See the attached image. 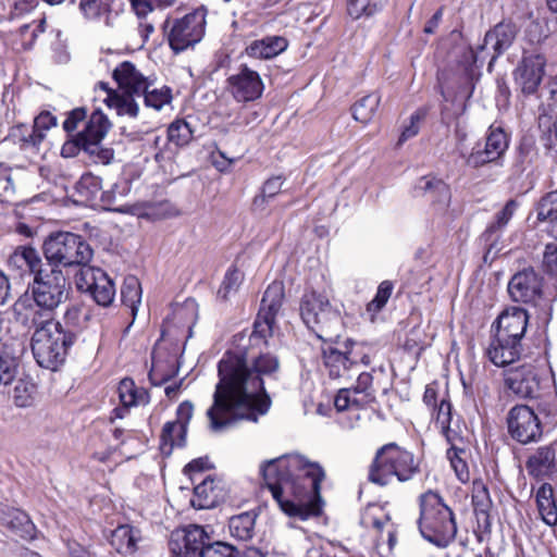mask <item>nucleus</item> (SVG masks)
<instances>
[{"mask_svg": "<svg viewBox=\"0 0 557 557\" xmlns=\"http://www.w3.org/2000/svg\"><path fill=\"white\" fill-rule=\"evenodd\" d=\"M281 361L270 351H226L218 363L219 381L207 410L209 429L219 433L238 421H258L271 407L267 385L277 383Z\"/></svg>", "mask_w": 557, "mask_h": 557, "instance_id": "obj_1", "label": "nucleus"}, {"mask_svg": "<svg viewBox=\"0 0 557 557\" xmlns=\"http://www.w3.org/2000/svg\"><path fill=\"white\" fill-rule=\"evenodd\" d=\"M260 473L287 516L307 520L321 513L320 488L325 473L318 463H311L299 455H285L264 461Z\"/></svg>", "mask_w": 557, "mask_h": 557, "instance_id": "obj_2", "label": "nucleus"}, {"mask_svg": "<svg viewBox=\"0 0 557 557\" xmlns=\"http://www.w3.org/2000/svg\"><path fill=\"white\" fill-rule=\"evenodd\" d=\"M89 314L78 304L70 305L62 321L54 315L38 326L32 336V351L41 368L57 370L66 359L71 347L87 326Z\"/></svg>", "mask_w": 557, "mask_h": 557, "instance_id": "obj_3", "label": "nucleus"}, {"mask_svg": "<svg viewBox=\"0 0 557 557\" xmlns=\"http://www.w3.org/2000/svg\"><path fill=\"white\" fill-rule=\"evenodd\" d=\"M71 292V283L57 268L34 277L27 293L13 306L15 321L34 331L54 315Z\"/></svg>", "mask_w": 557, "mask_h": 557, "instance_id": "obj_4", "label": "nucleus"}, {"mask_svg": "<svg viewBox=\"0 0 557 557\" xmlns=\"http://www.w3.org/2000/svg\"><path fill=\"white\" fill-rule=\"evenodd\" d=\"M518 32L513 22L502 21L486 32L483 42L475 49L465 47L460 50L457 60V72L460 76L457 92L460 97L469 99L472 96L480 67L488 60L487 71L492 72L496 60L515 42Z\"/></svg>", "mask_w": 557, "mask_h": 557, "instance_id": "obj_5", "label": "nucleus"}, {"mask_svg": "<svg viewBox=\"0 0 557 557\" xmlns=\"http://www.w3.org/2000/svg\"><path fill=\"white\" fill-rule=\"evenodd\" d=\"M419 529L426 541L438 547H447L457 534L453 510L433 491L420 497Z\"/></svg>", "mask_w": 557, "mask_h": 557, "instance_id": "obj_6", "label": "nucleus"}, {"mask_svg": "<svg viewBox=\"0 0 557 557\" xmlns=\"http://www.w3.org/2000/svg\"><path fill=\"white\" fill-rule=\"evenodd\" d=\"M420 473V462L414 455L395 443H388L377 449L369 470V480L384 486L392 479L407 482Z\"/></svg>", "mask_w": 557, "mask_h": 557, "instance_id": "obj_7", "label": "nucleus"}, {"mask_svg": "<svg viewBox=\"0 0 557 557\" xmlns=\"http://www.w3.org/2000/svg\"><path fill=\"white\" fill-rule=\"evenodd\" d=\"M304 323L324 342H336L344 329L341 312L317 292L305 293L300 300Z\"/></svg>", "mask_w": 557, "mask_h": 557, "instance_id": "obj_8", "label": "nucleus"}, {"mask_svg": "<svg viewBox=\"0 0 557 557\" xmlns=\"http://www.w3.org/2000/svg\"><path fill=\"white\" fill-rule=\"evenodd\" d=\"M42 251L51 268L86 264L92 258V249L82 236L70 232L50 234L44 242Z\"/></svg>", "mask_w": 557, "mask_h": 557, "instance_id": "obj_9", "label": "nucleus"}, {"mask_svg": "<svg viewBox=\"0 0 557 557\" xmlns=\"http://www.w3.org/2000/svg\"><path fill=\"white\" fill-rule=\"evenodd\" d=\"M171 49L178 53L198 44L206 29V11L196 9L181 18H166L163 24Z\"/></svg>", "mask_w": 557, "mask_h": 557, "instance_id": "obj_10", "label": "nucleus"}, {"mask_svg": "<svg viewBox=\"0 0 557 557\" xmlns=\"http://www.w3.org/2000/svg\"><path fill=\"white\" fill-rule=\"evenodd\" d=\"M284 299V286L281 282L274 281L265 289L260 304V310L253 324V331L249 337L251 344L262 341L268 343L272 336L273 325Z\"/></svg>", "mask_w": 557, "mask_h": 557, "instance_id": "obj_11", "label": "nucleus"}, {"mask_svg": "<svg viewBox=\"0 0 557 557\" xmlns=\"http://www.w3.org/2000/svg\"><path fill=\"white\" fill-rule=\"evenodd\" d=\"M507 428L509 435L523 445L539 441L543 433L537 414L527 405H517L509 410Z\"/></svg>", "mask_w": 557, "mask_h": 557, "instance_id": "obj_12", "label": "nucleus"}, {"mask_svg": "<svg viewBox=\"0 0 557 557\" xmlns=\"http://www.w3.org/2000/svg\"><path fill=\"white\" fill-rule=\"evenodd\" d=\"M509 147V136L500 127L491 125L484 146L476 144L466 159L467 165L480 168L486 163L497 161Z\"/></svg>", "mask_w": 557, "mask_h": 557, "instance_id": "obj_13", "label": "nucleus"}, {"mask_svg": "<svg viewBox=\"0 0 557 557\" xmlns=\"http://www.w3.org/2000/svg\"><path fill=\"white\" fill-rule=\"evenodd\" d=\"M110 126L108 117L100 110L94 111L87 120V133L90 134L85 153L95 163L108 164L114 157L112 148L101 146Z\"/></svg>", "mask_w": 557, "mask_h": 557, "instance_id": "obj_14", "label": "nucleus"}, {"mask_svg": "<svg viewBox=\"0 0 557 557\" xmlns=\"http://www.w3.org/2000/svg\"><path fill=\"white\" fill-rule=\"evenodd\" d=\"M208 540L209 536L202 527L189 524L171 533L169 549L173 557H199Z\"/></svg>", "mask_w": 557, "mask_h": 557, "instance_id": "obj_15", "label": "nucleus"}, {"mask_svg": "<svg viewBox=\"0 0 557 557\" xmlns=\"http://www.w3.org/2000/svg\"><path fill=\"white\" fill-rule=\"evenodd\" d=\"M545 64L546 60L542 54H523L512 74L515 84L524 96L536 94L544 76Z\"/></svg>", "mask_w": 557, "mask_h": 557, "instance_id": "obj_16", "label": "nucleus"}, {"mask_svg": "<svg viewBox=\"0 0 557 557\" xmlns=\"http://www.w3.org/2000/svg\"><path fill=\"white\" fill-rule=\"evenodd\" d=\"M227 89L237 102H250L262 96L264 85L258 72L240 65L238 72L226 79Z\"/></svg>", "mask_w": 557, "mask_h": 557, "instance_id": "obj_17", "label": "nucleus"}, {"mask_svg": "<svg viewBox=\"0 0 557 557\" xmlns=\"http://www.w3.org/2000/svg\"><path fill=\"white\" fill-rule=\"evenodd\" d=\"M84 285L98 305L108 307L112 304L115 296L114 283L101 269L83 268L77 286L83 288Z\"/></svg>", "mask_w": 557, "mask_h": 557, "instance_id": "obj_18", "label": "nucleus"}, {"mask_svg": "<svg viewBox=\"0 0 557 557\" xmlns=\"http://www.w3.org/2000/svg\"><path fill=\"white\" fill-rule=\"evenodd\" d=\"M505 385L522 398H535L540 395L541 377L532 364H522L505 373Z\"/></svg>", "mask_w": 557, "mask_h": 557, "instance_id": "obj_19", "label": "nucleus"}, {"mask_svg": "<svg viewBox=\"0 0 557 557\" xmlns=\"http://www.w3.org/2000/svg\"><path fill=\"white\" fill-rule=\"evenodd\" d=\"M508 293L513 301L535 302L542 294V278L532 269L518 272L508 283Z\"/></svg>", "mask_w": 557, "mask_h": 557, "instance_id": "obj_20", "label": "nucleus"}, {"mask_svg": "<svg viewBox=\"0 0 557 557\" xmlns=\"http://www.w3.org/2000/svg\"><path fill=\"white\" fill-rule=\"evenodd\" d=\"M413 197L424 198L432 206L448 207L451 198L448 185L432 175L418 178L412 189Z\"/></svg>", "mask_w": 557, "mask_h": 557, "instance_id": "obj_21", "label": "nucleus"}, {"mask_svg": "<svg viewBox=\"0 0 557 557\" xmlns=\"http://www.w3.org/2000/svg\"><path fill=\"white\" fill-rule=\"evenodd\" d=\"M529 315L527 310L520 307L506 309L497 319L496 334L504 339L521 342L528 326Z\"/></svg>", "mask_w": 557, "mask_h": 557, "instance_id": "obj_22", "label": "nucleus"}, {"mask_svg": "<svg viewBox=\"0 0 557 557\" xmlns=\"http://www.w3.org/2000/svg\"><path fill=\"white\" fill-rule=\"evenodd\" d=\"M522 352L521 342L513 338L504 339L495 334L487 348L490 360L497 367L508 366L520 358Z\"/></svg>", "mask_w": 557, "mask_h": 557, "instance_id": "obj_23", "label": "nucleus"}, {"mask_svg": "<svg viewBox=\"0 0 557 557\" xmlns=\"http://www.w3.org/2000/svg\"><path fill=\"white\" fill-rule=\"evenodd\" d=\"M0 524L22 540L28 541L35 537V524L22 510L7 506L0 507Z\"/></svg>", "mask_w": 557, "mask_h": 557, "instance_id": "obj_24", "label": "nucleus"}, {"mask_svg": "<svg viewBox=\"0 0 557 557\" xmlns=\"http://www.w3.org/2000/svg\"><path fill=\"white\" fill-rule=\"evenodd\" d=\"M113 78L119 87L128 96H139L149 82L132 62H122L114 71Z\"/></svg>", "mask_w": 557, "mask_h": 557, "instance_id": "obj_25", "label": "nucleus"}, {"mask_svg": "<svg viewBox=\"0 0 557 557\" xmlns=\"http://www.w3.org/2000/svg\"><path fill=\"white\" fill-rule=\"evenodd\" d=\"M528 473L534 478H544L556 468V450L553 445L540 446L525 462Z\"/></svg>", "mask_w": 557, "mask_h": 557, "instance_id": "obj_26", "label": "nucleus"}, {"mask_svg": "<svg viewBox=\"0 0 557 557\" xmlns=\"http://www.w3.org/2000/svg\"><path fill=\"white\" fill-rule=\"evenodd\" d=\"M512 211H500L497 214L496 221L490 224L485 232L480 237V244L483 245L485 252L483 256L484 262L493 261L499 249L497 248L499 234L498 232L507 225L511 219Z\"/></svg>", "mask_w": 557, "mask_h": 557, "instance_id": "obj_27", "label": "nucleus"}, {"mask_svg": "<svg viewBox=\"0 0 557 557\" xmlns=\"http://www.w3.org/2000/svg\"><path fill=\"white\" fill-rule=\"evenodd\" d=\"M323 363L331 379L350 377L351 361L344 350L329 346L322 350Z\"/></svg>", "mask_w": 557, "mask_h": 557, "instance_id": "obj_28", "label": "nucleus"}, {"mask_svg": "<svg viewBox=\"0 0 557 557\" xmlns=\"http://www.w3.org/2000/svg\"><path fill=\"white\" fill-rule=\"evenodd\" d=\"M287 48V41L280 36H269L251 41L246 47V53L257 59H272Z\"/></svg>", "mask_w": 557, "mask_h": 557, "instance_id": "obj_29", "label": "nucleus"}, {"mask_svg": "<svg viewBox=\"0 0 557 557\" xmlns=\"http://www.w3.org/2000/svg\"><path fill=\"white\" fill-rule=\"evenodd\" d=\"M114 0H81L79 11L83 16L89 21H100L104 18L107 26H113L111 18L112 5Z\"/></svg>", "mask_w": 557, "mask_h": 557, "instance_id": "obj_30", "label": "nucleus"}, {"mask_svg": "<svg viewBox=\"0 0 557 557\" xmlns=\"http://www.w3.org/2000/svg\"><path fill=\"white\" fill-rule=\"evenodd\" d=\"M138 533L128 524L119 525L111 533L110 544L119 554L131 555L137 548Z\"/></svg>", "mask_w": 557, "mask_h": 557, "instance_id": "obj_31", "label": "nucleus"}, {"mask_svg": "<svg viewBox=\"0 0 557 557\" xmlns=\"http://www.w3.org/2000/svg\"><path fill=\"white\" fill-rule=\"evenodd\" d=\"M178 372L177 362L174 356L162 360L158 356L152 357V367L149 371V380L152 385L160 386L174 377Z\"/></svg>", "mask_w": 557, "mask_h": 557, "instance_id": "obj_32", "label": "nucleus"}, {"mask_svg": "<svg viewBox=\"0 0 557 557\" xmlns=\"http://www.w3.org/2000/svg\"><path fill=\"white\" fill-rule=\"evenodd\" d=\"M218 494L215 493L214 479L208 475L194 488L190 504L196 509H208L215 506Z\"/></svg>", "mask_w": 557, "mask_h": 557, "instance_id": "obj_33", "label": "nucleus"}, {"mask_svg": "<svg viewBox=\"0 0 557 557\" xmlns=\"http://www.w3.org/2000/svg\"><path fill=\"white\" fill-rule=\"evenodd\" d=\"M380 102L381 95L379 92L363 96L351 107L354 119L362 124H368L375 116Z\"/></svg>", "mask_w": 557, "mask_h": 557, "instance_id": "obj_34", "label": "nucleus"}, {"mask_svg": "<svg viewBox=\"0 0 557 557\" xmlns=\"http://www.w3.org/2000/svg\"><path fill=\"white\" fill-rule=\"evenodd\" d=\"M12 137L22 150L35 152L45 139L46 133L38 131L34 125H20L14 128Z\"/></svg>", "mask_w": 557, "mask_h": 557, "instance_id": "obj_35", "label": "nucleus"}, {"mask_svg": "<svg viewBox=\"0 0 557 557\" xmlns=\"http://www.w3.org/2000/svg\"><path fill=\"white\" fill-rule=\"evenodd\" d=\"M257 515L252 511L243 512L230 519L228 528L232 536L248 541L253 536Z\"/></svg>", "mask_w": 557, "mask_h": 557, "instance_id": "obj_36", "label": "nucleus"}, {"mask_svg": "<svg viewBox=\"0 0 557 557\" xmlns=\"http://www.w3.org/2000/svg\"><path fill=\"white\" fill-rule=\"evenodd\" d=\"M10 395L16 407L26 408L30 407L35 401L37 392L36 385L27 377L15 379Z\"/></svg>", "mask_w": 557, "mask_h": 557, "instance_id": "obj_37", "label": "nucleus"}, {"mask_svg": "<svg viewBox=\"0 0 557 557\" xmlns=\"http://www.w3.org/2000/svg\"><path fill=\"white\" fill-rule=\"evenodd\" d=\"M372 404L364 394L352 387L341 388L334 399V406L337 411H346L348 409H361Z\"/></svg>", "mask_w": 557, "mask_h": 557, "instance_id": "obj_38", "label": "nucleus"}, {"mask_svg": "<svg viewBox=\"0 0 557 557\" xmlns=\"http://www.w3.org/2000/svg\"><path fill=\"white\" fill-rule=\"evenodd\" d=\"M436 410L435 423L440 428L441 433L448 443H453L457 437V431L453 429V407L448 399L443 398L440 405L434 408Z\"/></svg>", "mask_w": 557, "mask_h": 557, "instance_id": "obj_39", "label": "nucleus"}, {"mask_svg": "<svg viewBox=\"0 0 557 557\" xmlns=\"http://www.w3.org/2000/svg\"><path fill=\"white\" fill-rule=\"evenodd\" d=\"M536 503L543 520L549 525L556 524L557 509L553 500V488L549 484L544 483L539 488L536 493Z\"/></svg>", "mask_w": 557, "mask_h": 557, "instance_id": "obj_40", "label": "nucleus"}, {"mask_svg": "<svg viewBox=\"0 0 557 557\" xmlns=\"http://www.w3.org/2000/svg\"><path fill=\"white\" fill-rule=\"evenodd\" d=\"M20 359L5 348L0 350V388L11 385L17 377Z\"/></svg>", "mask_w": 557, "mask_h": 557, "instance_id": "obj_41", "label": "nucleus"}, {"mask_svg": "<svg viewBox=\"0 0 557 557\" xmlns=\"http://www.w3.org/2000/svg\"><path fill=\"white\" fill-rule=\"evenodd\" d=\"M121 297L123 304L129 307L132 314L135 317L141 301V285L136 276L128 275L124 278Z\"/></svg>", "mask_w": 557, "mask_h": 557, "instance_id": "obj_42", "label": "nucleus"}, {"mask_svg": "<svg viewBox=\"0 0 557 557\" xmlns=\"http://www.w3.org/2000/svg\"><path fill=\"white\" fill-rule=\"evenodd\" d=\"M387 0H347V13L354 20L370 17L380 12Z\"/></svg>", "mask_w": 557, "mask_h": 557, "instance_id": "obj_43", "label": "nucleus"}, {"mask_svg": "<svg viewBox=\"0 0 557 557\" xmlns=\"http://www.w3.org/2000/svg\"><path fill=\"white\" fill-rule=\"evenodd\" d=\"M186 433H181L180 423L169 421L163 425L161 432L160 448L163 454H171L174 446H184Z\"/></svg>", "mask_w": 557, "mask_h": 557, "instance_id": "obj_44", "label": "nucleus"}, {"mask_svg": "<svg viewBox=\"0 0 557 557\" xmlns=\"http://www.w3.org/2000/svg\"><path fill=\"white\" fill-rule=\"evenodd\" d=\"M151 83H147L145 91H140L138 97L144 98V102L147 107L154 110L162 109L165 104H169L172 100V90L170 87L163 86L162 88L150 89Z\"/></svg>", "mask_w": 557, "mask_h": 557, "instance_id": "obj_45", "label": "nucleus"}, {"mask_svg": "<svg viewBox=\"0 0 557 557\" xmlns=\"http://www.w3.org/2000/svg\"><path fill=\"white\" fill-rule=\"evenodd\" d=\"M135 96H128L127 94H109L106 99L108 107L114 108L119 115H128L136 117L138 114V104L134 100Z\"/></svg>", "mask_w": 557, "mask_h": 557, "instance_id": "obj_46", "label": "nucleus"}, {"mask_svg": "<svg viewBox=\"0 0 557 557\" xmlns=\"http://www.w3.org/2000/svg\"><path fill=\"white\" fill-rule=\"evenodd\" d=\"M194 132L184 120H176L168 127V140L177 147H184L190 143Z\"/></svg>", "mask_w": 557, "mask_h": 557, "instance_id": "obj_47", "label": "nucleus"}, {"mask_svg": "<svg viewBox=\"0 0 557 557\" xmlns=\"http://www.w3.org/2000/svg\"><path fill=\"white\" fill-rule=\"evenodd\" d=\"M284 183L282 175H275L267 180L261 188V193L253 198L256 207L269 206L270 200L280 194Z\"/></svg>", "mask_w": 557, "mask_h": 557, "instance_id": "obj_48", "label": "nucleus"}, {"mask_svg": "<svg viewBox=\"0 0 557 557\" xmlns=\"http://www.w3.org/2000/svg\"><path fill=\"white\" fill-rule=\"evenodd\" d=\"M89 134L87 133V124L82 132L75 135H69L70 138L63 144L61 148V156L63 158H74L79 154L81 151L85 153V147L88 144Z\"/></svg>", "mask_w": 557, "mask_h": 557, "instance_id": "obj_49", "label": "nucleus"}, {"mask_svg": "<svg viewBox=\"0 0 557 557\" xmlns=\"http://www.w3.org/2000/svg\"><path fill=\"white\" fill-rule=\"evenodd\" d=\"M244 275L236 268H230L223 278L222 285L218 290V297L227 300L231 295L235 294L243 283Z\"/></svg>", "mask_w": 557, "mask_h": 557, "instance_id": "obj_50", "label": "nucleus"}, {"mask_svg": "<svg viewBox=\"0 0 557 557\" xmlns=\"http://www.w3.org/2000/svg\"><path fill=\"white\" fill-rule=\"evenodd\" d=\"M199 557H243L242 553L233 545L216 541L207 543L199 553Z\"/></svg>", "mask_w": 557, "mask_h": 557, "instance_id": "obj_51", "label": "nucleus"}, {"mask_svg": "<svg viewBox=\"0 0 557 557\" xmlns=\"http://www.w3.org/2000/svg\"><path fill=\"white\" fill-rule=\"evenodd\" d=\"M472 504L478 516L487 517L492 507V500L487 487L482 482H475L473 485Z\"/></svg>", "mask_w": 557, "mask_h": 557, "instance_id": "obj_52", "label": "nucleus"}, {"mask_svg": "<svg viewBox=\"0 0 557 557\" xmlns=\"http://www.w3.org/2000/svg\"><path fill=\"white\" fill-rule=\"evenodd\" d=\"M393 289L394 285L391 281H383L377 287L375 297L368 304L367 311L372 314L381 311L388 301Z\"/></svg>", "mask_w": 557, "mask_h": 557, "instance_id": "obj_53", "label": "nucleus"}, {"mask_svg": "<svg viewBox=\"0 0 557 557\" xmlns=\"http://www.w3.org/2000/svg\"><path fill=\"white\" fill-rule=\"evenodd\" d=\"M46 29V18L42 17L37 24H24L20 27L18 32L23 40V47L30 49L39 34H42Z\"/></svg>", "mask_w": 557, "mask_h": 557, "instance_id": "obj_54", "label": "nucleus"}, {"mask_svg": "<svg viewBox=\"0 0 557 557\" xmlns=\"http://www.w3.org/2000/svg\"><path fill=\"white\" fill-rule=\"evenodd\" d=\"M24 260H25V271H28L34 277L39 276V274H44L48 272L47 269H44L42 260L38 253V251L28 246H22Z\"/></svg>", "mask_w": 557, "mask_h": 557, "instance_id": "obj_55", "label": "nucleus"}, {"mask_svg": "<svg viewBox=\"0 0 557 557\" xmlns=\"http://www.w3.org/2000/svg\"><path fill=\"white\" fill-rule=\"evenodd\" d=\"M344 351L346 356H349L348 360L351 361V368L362 363L369 366L371 358L368 354L361 351V347L351 339H347L344 343Z\"/></svg>", "mask_w": 557, "mask_h": 557, "instance_id": "obj_56", "label": "nucleus"}, {"mask_svg": "<svg viewBox=\"0 0 557 557\" xmlns=\"http://www.w3.org/2000/svg\"><path fill=\"white\" fill-rule=\"evenodd\" d=\"M425 112L418 110L410 115L409 124L405 125L399 136L398 146H401L408 139L418 135L420 129V123L424 119Z\"/></svg>", "mask_w": 557, "mask_h": 557, "instance_id": "obj_57", "label": "nucleus"}, {"mask_svg": "<svg viewBox=\"0 0 557 557\" xmlns=\"http://www.w3.org/2000/svg\"><path fill=\"white\" fill-rule=\"evenodd\" d=\"M119 397L121 403L125 407L136 406V393L137 388L132 379L125 377L123 379L117 387Z\"/></svg>", "mask_w": 557, "mask_h": 557, "instance_id": "obj_58", "label": "nucleus"}, {"mask_svg": "<svg viewBox=\"0 0 557 557\" xmlns=\"http://www.w3.org/2000/svg\"><path fill=\"white\" fill-rule=\"evenodd\" d=\"M87 119V109L84 107L75 108L66 113V117L63 121V129L69 134L73 135V133L77 129L79 123L84 122Z\"/></svg>", "mask_w": 557, "mask_h": 557, "instance_id": "obj_59", "label": "nucleus"}, {"mask_svg": "<svg viewBox=\"0 0 557 557\" xmlns=\"http://www.w3.org/2000/svg\"><path fill=\"white\" fill-rule=\"evenodd\" d=\"M543 268L547 274L556 278L557 289V244H547L543 257Z\"/></svg>", "mask_w": 557, "mask_h": 557, "instance_id": "obj_60", "label": "nucleus"}, {"mask_svg": "<svg viewBox=\"0 0 557 557\" xmlns=\"http://www.w3.org/2000/svg\"><path fill=\"white\" fill-rule=\"evenodd\" d=\"M356 391L364 394V396L373 403L375 400V391L373 388V376L370 372H361L357 382L354 386H351Z\"/></svg>", "mask_w": 557, "mask_h": 557, "instance_id": "obj_61", "label": "nucleus"}, {"mask_svg": "<svg viewBox=\"0 0 557 557\" xmlns=\"http://www.w3.org/2000/svg\"><path fill=\"white\" fill-rule=\"evenodd\" d=\"M13 190L11 170L8 165L0 163V202H9V197L13 194Z\"/></svg>", "mask_w": 557, "mask_h": 557, "instance_id": "obj_62", "label": "nucleus"}, {"mask_svg": "<svg viewBox=\"0 0 557 557\" xmlns=\"http://www.w3.org/2000/svg\"><path fill=\"white\" fill-rule=\"evenodd\" d=\"M361 523L366 528H373L377 532H382L383 529L391 523V519L383 512H381L380 516H376L372 509H368L361 518Z\"/></svg>", "mask_w": 557, "mask_h": 557, "instance_id": "obj_63", "label": "nucleus"}, {"mask_svg": "<svg viewBox=\"0 0 557 557\" xmlns=\"http://www.w3.org/2000/svg\"><path fill=\"white\" fill-rule=\"evenodd\" d=\"M194 405L193 403L185 400L183 401L176 411L177 419L175 422L180 423L181 433H187V425L193 418Z\"/></svg>", "mask_w": 557, "mask_h": 557, "instance_id": "obj_64", "label": "nucleus"}]
</instances>
